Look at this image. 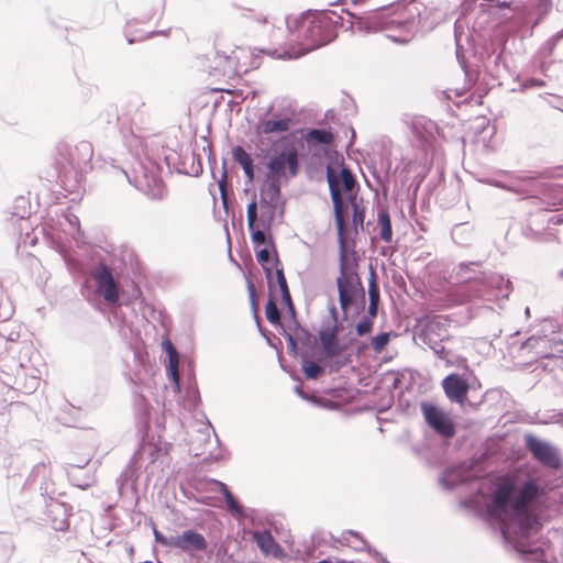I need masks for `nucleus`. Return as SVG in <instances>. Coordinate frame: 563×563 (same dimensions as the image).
<instances>
[{
    "mask_svg": "<svg viewBox=\"0 0 563 563\" xmlns=\"http://www.w3.org/2000/svg\"><path fill=\"white\" fill-rule=\"evenodd\" d=\"M211 147H212V143H208L207 147H203V151L206 152L208 150L210 152Z\"/></svg>",
    "mask_w": 563,
    "mask_h": 563,
    "instance_id": "nucleus-62",
    "label": "nucleus"
},
{
    "mask_svg": "<svg viewBox=\"0 0 563 563\" xmlns=\"http://www.w3.org/2000/svg\"><path fill=\"white\" fill-rule=\"evenodd\" d=\"M427 345L433 351L438 358L445 361L448 364H452L451 360L449 358V351L445 350L442 343L435 342V344Z\"/></svg>",
    "mask_w": 563,
    "mask_h": 563,
    "instance_id": "nucleus-41",
    "label": "nucleus"
},
{
    "mask_svg": "<svg viewBox=\"0 0 563 563\" xmlns=\"http://www.w3.org/2000/svg\"><path fill=\"white\" fill-rule=\"evenodd\" d=\"M269 177L294 178L299 172L298 151L288 143L279 151L275 152L267 162Z\"/></svg>",
    "mask_w": 563,
    "mask_h": 563,
    "instance_id": "nucleus-6",
    "label": "nucleus"
},
{
    "mask_svg": "<svg viewBox=\"0 0 563 563\" xmlns=\"http://www.w3.org/2000/svg\"><path fill=\"white\" fill-rule=\"evenodd\" d=\"M261 40L267 44L262 52L277 58H298L330 42L335 26L325 14H307L296 20L294 26L283 27L268 14L251 16Z\"/></svg>",
    "mask_w": 563,
    "mask_h": 563,
    "instance_id": "nucleus-3",
    "label": "nucleus"
},
{
    "mask_svg": "<svg viewBox=\"0 0 563 563\" xmlns=\"http://www.w3.org/2000/svg\"><path fill=\"white\" fill-rule=\"evenodd\" d=\"M449 336V321L442 316L428 318L420 324V330L417 333L418 340L423 344L442 343Z\"/></svg>",
    "mask_w": 563,
    "mask_h": 563,
    "instance_id": "nucleus-12",
    "label": "nucleus"
},
{
    "mask_svg": "<svg viewBox=\"0 0 563 563\" xmlns=\"http://www.w3.org/2000/svg\"><path fill=\"white\" fill-rule=\"evenodd\" d=\"M265 314H266V319L268 320L269 323L279 324L280 312H279V309L277 308L274 299H272V298L266 303Z\"/></svg>",
    "mask_w": 563,
    "mask_h": 563,
    "instance_id": "nucleus-34",
    "label": "nucleus"
},
{
    "mask_svg": "<svg viewBox=\"0 0 563 563\" xmlns=\"http://www.w3.org/2000/svg\"><path fill=\"white\" fill-rule=\"evenodd\" d=\"M246 218H247V228L249 230H253L255 227V222L257 220V205L256 201H252L247 205L246 209Z\"/></svg>",
    "mask_w": 563,
    "mask_h": 563,
    "instance_id": "nucleus-40",
    "label": "nucleus"
},
{
    "mask_svg": "<svg viewBox=\"0 0 563 563\" xmlns=\"http://www.w3.org/2000/svg\"><path fill=\"white\" fill-rule=\"evenodd\" d=\"M163 346H164L166 353L168 354V368H167L168 375L170 376L173 382L176 384V387L179 388V372H178L179 356H178V353L169 340H166L163 343Z\"/></svg>",
    "mask_w": 563,
    "mask_h": 563,
    "instance_id": "nucleus-21",
    "label": "nucleus"
},
{
    "mask_svg": "<svg viewBox=\"0 0 563 563\" xmlns=\"http://www.w3.org/2000/svg\"><path fill=\"white\" fill-rule=\"evenodd\" d=\"M227 170L225 168L223 167L222 169V174H221V179L218 181V186H219V190H220V194H221V199H222V202H223V206L227 208Z\"/></svg>",
    "mask_w": 563,
    "mask_h": 563,
    "instance_id": "nucleus-44",
    "label": "nucleus"
},
{
    "mask_svg": "<svg viewBox=\"0 0 563 563\" xmlns=\"http://www.w3.org/2000/svg\"><path fill=\"white\" fill-rule=\"evenodd\" d=\"M360 219L361 223H363V212H358L357 206L354 205V219Z\"/></svg>",
    "mask_w": 563,
    "mask_h": 563,
    "instance_id": "nucleus-59",
    "label": "nucleus"
},
{
    "mask_svg": "<svg viewBox=\"0 0 563 563\" xmlns=\"http://www.w3.org/2000/svg\"><path fill=\"white\" fill-rule=\"evenodd\" d=\"M351 30L357 33H374L388 30L394 26L390 20L382 10H375L363 15L352 14Z\"/></svg>",
    "mask_w": 563,
    "mask_h": 563,
    "instance_id": "nucleus-11",
    "label": "nucleus"
},
{
    "mask_svg": "<svg viewBox=\"0 0 563 563\" xmlns=\"http://www.w3.org/2000/svg\"><path fill=\"white\" fill-rule=\"evenodd\" d=\"M253 537L260 550L265 554L275 553L279 549L268 530L255 531Z\"/></svg>",
    "mask_w": 563,
    "mask_h": 563,
    "instance_id": "nucleus-22",
    "label": "nucleus"
},
{
    "mask_svg": "<svg viewBox=\"0 0 563 563\" xmlns=\"http://www.w3.org/2000/svg\"><path fill=\"white\" fill-rule=\"evenodd\" d=\"M296 335L298 341H301L302 343H307L311 336L309 331L303 328H297Z\"/></svg>",
    "mask_w": 563,
    "mask_h": 563,
    "instance_id": "nucleus-52",
    "label": "nucleus"
},
{
    "mask_svg": "<svg viewBox=\"0 0 563 563\" xmlns=\"http://www.w3.org/2000/svg\"><path fill=\"white\" fill-rule=\"evenodd\" d=\"M247 290H249V294H250L251 303H252L253 308H255V305H256V292H255V287L252 284V282H249Z\"/></svg>",
    "mask_w": 563,
    "mask_h": 563,
    "instance_id": "nucleus-54",
    "label": "nucleus"
},
{
    "mask_svg": "<svg viewBox=\"0 0 563 563\" xmlns=\"http://www.w3.org/2000/svg\"><path fill=\"white\" fill-rule=\"evenodd\" d=\"M27 205L29 202L24 197L16 198L12 216L16 217L21 222H26L30 214Z\"/></svg>",
    "mask_w": 563,
    "mask_h": 563,
    "instance_id": "nucleus-30",
    "label": "nucleus"
},
{
    "mask_svg": "<svg viewBox=\"0 0 563 563\" xmlns=\"http://www.w3.org/2000/svg\"><path fill=\"white\" fill-rule=\"evenodd\" d=\"M490 184L493 186L501 188V189H506V190H509V191H512V192H516V194H522V190L516 188L512 185H507V184H504V183L498 181V180L490 181Z\"/></svg>",
    "mask_w": 563,
    "mask_h": 563,
    "instance_id": "nucleus-51",
    "label": "nucleus"
},
{
    "mask_svg": "<svg viewBox=\"0 0 563 563\" xmlns=\"http://www.w3.org/2000/svg\"><path fill=\"white\" fill-rule=\"evenodd\" d=\"M96 290L108 305H115L120 297L119 285L115 282L111 269L100 263L92 272Z\"/></svg>",
    "mask_w": 563,
    "mask_h": 563,
    "instance_id": "nucleus-9",
    "label": "nucleus"
},
{
    "mask_svg": "<svg viewBox=\"0 0 563 563\" xmlns=\"http://www.w3.org/2000/svg\"><path fill=\"white\" fill-rule=\"evenodd\" d=\"M276 278L280 292H286L289 290L283 268H276Z\"/></svg>",
    "mask_w": 563,
    "mask_h": 563,
    "instance_id": "nucleus-48",
    "label": "nucleus"
},
{
    "mask_svg": "<svg viewBox=\"0 0 563 563\" xmlns=\"http://www.w3.org/2000/svg\"><path fill=\"white\" fill-rule=\"evenodd\" d=\"M282 298H283V301L285 302L286 306H291L292 305V300H291V296H290V291L287 290L286 292H282Z\"/></svg>",
    "mask_w": 563,
    "mask_h": 563,
    "instance_id": "nucleus-58",
    "label": "nucleus"
},
{
    "mask_svg": "<svg viewBox=\"0 0 563 563\" xmlns=\"http://www.w3.org/2000/svg\"><path fill=\"white\" fill-rule=\"evenodd\" d=\"M328 311H329V319L323 321L322 323H330V324H335V325H340L339 323V312H338V309L334 305V302L331 300L328 305Z\"/></svg>",
    "mask_w": 563,
    "mask_h": 563,
    "instance_id": "nucleus-46",
    "label": "nucleus"
},
{
    "mask_svg": "<svg viewBox=\"0 0 563 563\" xmlns=\"http://www.w3.org/2000/svg\"><path fill=\"white\" fill-rule=\"evenodd\" d=\"M552 7L551 0H538V8L543 12L547 13Z\"/></svg>",
    "mask_w": 563,
    "mask_h": 563,
    "instance_id": "nucleus-55",
    "label": "nucleus"
},
{
    "mask_svg": "<svg viewBox=\"0 0 563 563\" xmlns=\"http://www.w3.org/2000/svg\"><path fill=\"white\" fill-rule=\"evenodd\" d=\"M65 221L68 223L69 228L73 231H75L79 236H81L80 222L77 216L68 213L65 216Z\"/></svg>",
    "mask_w": 563,
    "mask_h": 563,
    "instance_id": "nucleus-47",
    "label": "nucleus"
},
{
    "mask_svg": "<svg viewBox=\"0 0 563 563\" xmlns=\"http://www.w3.org/2000/svg\"><path fill=\"white\" fill-rule=\"evenodd\" d=\"M378 311V303L369 302L368 305V314L371 317H376Z\"/></svg>",
    "mask_w": 563,
    "mask_h": 563,
    "instance_id": "nucleus-57",
    "label": "nucleus"
},
{
    "mask_svg": "<svg viewBox=\"0 0 563 563\" xmlns=\"http://www.w3.org/2000/svg\"><path fill=\"white\" fill-rule=\"evenodd\" d=\"M541 494L534 479H527L518 486L512 482L499 484L486 504V516L497 523L506 542L525 554L528 560L547 563L552 556L547 543L529 544L526 539L538 530L539 521L531 509L532 501Z\"/></svg>",
    "mask_w": 563,
    "mask_h": 563,
    "instance_id": "nucleus-2",
    "label": "nucleus"
},
{
    "mask_svg": "<svg viewBox=\"0 0 563 563\" xmlns=\"http://www.w3.org/2000/svg\"><path fill=\"white\" fill-rule=\"evenodd\" d=\"M82 467H84L82 465H73V464H70L68 466L67 474L70 477V479H71V482L74 483L75 486L85 488V487H88L90 485L89 481L81 482V481L77 479V477H76V473L81 471Z\"/></svg>",
    "mask_w": 563,
    "mask_h": 563,
    "instance_id": "nucleus-37",
    "label": "nucleus"
},
{
    "mask_svg": "<svg viewBox=\"0 0 563 563\" xmlns=\"http://www.w3.org/2000/svg\"><path fill=\"white\" fill-rule=\"evenodd\" d=\"M473 265H474V263H471V264H464V263H462V264H460V265H459L457 275H459L461 278H464L465 280L471 279V277L465 276V273H466V271H467L471 266H473Z\"/></svg>",
    "mask_w": 563,
    "mask_h": 563,
    "instance_id": "nucleus-53",
    "label": "nucleus"
},
{
    "mask_svg": "<svg viewBox=\"0 0 563 563\" xmlns=\"http://www.w3.org/2000/svg\"><path fill=\"white\" fill-rule=\"evenodd\" d=\"M280 202V179L271 177L261 191V205L269 210L271 218L275 216Z\"/></svg>",
    "mask_w": 563,
    "mask_h": 563,
    "instance_id": "nucleus-19",
    "label": "nucleus"
},
{
    "mask_svg": "<svg viewBox=\"0 0 563 563\" xmlns=\"http://www.w3.org/2000/svg\"><path fill=\"white\" fill-rule=\"evenodd\" d=\"M415 130L417 131V139L419 141H434L437 139L434 132H437V126L432 121H417L415 124Z\"/></svg>",
    "mask_w": 563,
    "mask_h": 563,
    "instance_id": "nucleus-28",
    "label": "nucleus"
},
{
    "mask_svg": "<svg viewBox=\"0 0 563 563\" xmlns=\"http://www.w3.org/2000/svg\"><path fill=\"white\" fill-rule=\"evenodd\" d=\"M295 391L298 396H300L301 398H306V395L305 393L302 391L301 387L300 386H296L295 387Z\"/></svg>",
    "mask_w": 563,
    "mask_h": 563,
    "instance_id": "nucleus-60",
    "label": "nucleus"
},
{
    "mask_svg": "<svg viewBox=\"0 0 563 563\" xmlns=\"http://www.w3.org/2000/svg\"><path fill=\"white\" fill-rule=\"evenodd\" d=\"M229 54L227 52L217 51L211 59V64L209 65L210 71L214 75L220 76V69L222 65H228Z\"/></svg>",
    "mask_w": 563,
    "mask_h": 563,
    "instance_id": "nucleus-31",
    "label": "nucleus"
},
{
    "mask_svg": "<svg viewBox=\"0 0 563 563\" xmlns=\"http://www.w3.org/2000/svg\"><path fill=\"white\" fill-rule=\"evenodd\" d=\"M208 543L205 537L195 530H185L181 534L175 536V547L184 552L205 551Z\"/></svg>",
    "mask_w": 563,
    "mask_h": 563,
    "instance_id": "nucleus-17",
    "label": "nucleus"
},
{
    "mask_svg": "<svg viewBox=\"0 0 563 563\" xmlns=\"http://www.w3.org/2000/svg\"><path fill=\"white\" fill-rule=\"evenodd\" d=\"M318 563H330V562L328 560H322V561H320Z\"/></svg>",
    "mask_w": 563,
    "mask_h": 563,
    "instance_id": "nucleus-64",
    "label": "nucleus"
},
{
    "mask_svg": "<svg viewBox=\"0 0 563 563\" xmlns=\"http://www.w3.org/2000/svg\"><path fill=\"white\" fill-rule=\"evenodd\" d=\"M143 143H122L128 151L124 157L99 156L96 168L103 170L118 185L129 184L153 198L163 194V181L158 177L157 167L150 158L143 161L132 152L142 147ZM92 143L67 144L58 161V177L64 189L70 194H79L84 175L93 168Z\"/></svg>",
    "mask_w": 563,
    "mask_h": 563,
    "instance_id": "nucleus-1",
    "label": "nucleus"
},
{
    "mask_svg": "<svg viewBox=\"0 0 563 563\" xmlns=\"http://www.w3.org/2000/svg\"><path fill=\"white\" fill-rule=\"evenodd\" d=\"M421 412L427 424L443 438H452L455 434V426L448 413L441 408L429 402L421 404Z\"/></svg>",
    "mask_w": 563,
    "mask_h": 563,
    "instance_id": "nucleus-10",
    "label": "nucleus"
},
{
    "mask_svg": "<svg viewBox=\"0 0 563 563\" xmlns=\"http://www.w3.org/2000/svg\"><path fill=\"white\" fill-rule=\"evenodd\" d=\"M327 180L333 202L334 218L340 242V275L336 277L339 302L344 319H346L349 310L354 305H356L358 300H361L362 305L365 302V291L361 279L355 272L347 267L345 257V242L343 238L344 216L340 183H342L346 191H351L355 186V178L351 170L347 168L343 167L340 173H338L333 167L329 165L327 167Z\"/></svg>",
    "mask_w": 563,
    "mask_h": 563,
    "instance_id": "nucleus-4",
    "label": "nucleus"
},
{
    "mask_svg": "<svg viewBox=\"0 0 563 563\" xmlns=\"http://www.w3.org/2000/svg\"><path fill=\"white\" fill-rule=\"evenodd\" d=\"M442 483H443V485H445V487H446V488H451V486H449V485H448V483H446V479H445V478H442Z\"/></svg>",
    "mask_w": 563,
    "mask_h": 563,
    "instance_id": "nucleus-63",
    "label": "nucleus"
},
{
    "mask_svg": "<svg viewBox=\"0 0 563 563\" xmlns=\"http://www.w3.org/2000/svg\"><path fill=\"white\" fill-rule=\"evenodd\" d=\"M147 20L159 21L165 12V0H140Z\"/></svg>",
    "mask_w": 563,
    "mask_h": 563,
    "instance_id": "nucleus-25",
    "label": "nucleus"
},
{
    "mask_svg": "<svg viewBox=\"0 0 563 563\" xmlns=\"http://www.w3.org/2000/svg\"><path fill=\"white\" fill-rule=\"evenodd\" d=\"M292 124L291 118L273 114L271 118L260 120L256 131L258 134H280L288 132Z\"/></svg>",
    "mask_w": 563,
    "mask_h": 563,
    "instance_id": "nucleus-18",
    "label": "nucleus"
},
{
    "mask_svg": "<svg viewBox=\"0 0 563 563\" xmlns=\"http://www.w3.org/2000/svg\"><path fill=\"white\" fill-rule=\"evenodd\" d=\"M473 227L468 222L457 223L453 227L451 235L455 243L467 245L471 241Z\"/></svg>",
    "mask_w": 563,
    "mask_h": 563,
    "instance_id": "nucleus-27",
    "label": "nucleus"
},
{
    "mask_svg": "<svg viewBox=\"0 0 563 563\" xmlns=\"http://www.w3.org/2000/svg\"><path fill=\"white\" fill-rule=\"evenodd\" d=\"M287 308H288V311H289V313L291 314V317H292V318H295V313H296V311H295V306H294V303H292L291 306H287Z\"/></svg>",
    "mask_w": 563,
    "mask_h": 563,
    "instance_id": "nucleus-61",
    "label": "nucleus"
},
{
    "mask_svg": "<svg viewBox=\"0 0 563 563\" xmlns=\"http://www.w3.org/2000/svg\"><path fill=\"white\" fill-rule=\"evenodd\" d=\"M227 507L230 512L236 515V516H243V507L239 504V501L234 498V496L231 494L229 496L224 497Z\"/></svg>",
    "mask_w": 563,
    "mask_h": 563,
    "instance_id": "nucleus-39",
    "label": "nucleus"
},
{
    "mask_svg": "<svg viewBox=\"0 0 563 563\" xmlns=\"http://www.w3.org/2000/svg\"><path fill=\"white\" fill-rule=\"evenodd\" d=\"M512 290V284L499 274H490L484 277L481 283H474L467 286L468 295L467 300L472 298H481L492 301L498 298H508Z\"/></svg>",
    "mask_w": 563,
    "mask_h": 563,
    "instance_id": "nucleus-5",
    "label": "nucleus"
},
{
    "mask_svg": "<svg viewBox=\"0 0 563 563\" xmlns=\"http://www.w3.org/2000/svg\"><path fill=\"white\" fill-rule=\"evenodd\" d=\"M155 541L164 547L174 548L175 547V536L165 537L156 528L153 530Z\"/></svg>",
    "mask_w": 563,
    "mask_h": 563,
    "instance_id": "nucleus-42",
    "label": "nucleus"
},
{
    "mask_svg": "<svg viewBox=\"0 0 563 563\" xmlns=\"http://www.w3.org/2000/svg\"><path fill=\"white\" fill-rule=\"evenodd\" d=\"M168 162L174 164L177 172L188 176L197 177L202 173V163L200 155L194 148H180V152L175 151L166 157Z\"/></svg>",
    "mask_w": 563,
    "mask_h": 563,
    "instance_id": "nucleus-13",
    "label": "nucleus"
},
{
    "mask_svg": "<svg viewBox=\"0 0 563 563\" xmlns=\"http://www.w3.org/2000/svg\"><path fill=\"white\" fill-rule=\"evenodd\" d=\"M527 449L533 457L544 466L558 470L561 466V456L559 450L549 442L542 441L532 434L525 437Z\"/></svg>",
    "mask_w": 563,
    "mask_h": 563,
    "instance_id": "nucleus-8",
    "label": "nucleus"
},
{
    "mask_svg": "<svg viewBox=\"0 0 563 563\" xmlns=\"http://www.w3.org/2000/svg\"><path fill=\"white\" fill-rule=\"evenodd\" d=\"M284 336L287 341L289 353L295 354L297 351V341H298L297 335H292V334L286 332L284 334Z\"/></svg>",
    "mask_w": 563,
    "mask_h": 563,
    "instance_id": "nucleus-50",
    "label": "nucleus"
},
{
    "mask_svg": "<svg viewBox=\"0 0 563 563\" xmlns=\"http://www.w3.org/2000/svg\"><path fill=\"white\" fill-rule=\"evenodd\" d=\"M526 345L532 349L537 356L544 358L553 357L563 352V340H556L554 336H532L527 340Z\"/></svg>",
    "mask_w": 563,
    "mask_h": 563,
    "instance_id": "nucleus-15",
    "label": "nucleus"
},
{
    "mask_svg": "<svg viewBox=\"0 0 563 563\" xmlns=\"http://www.w3.org/2000/svg\"><path fill=\"white\" fill-rule=\"evenodd\" d=\"M389 342V333L383 332L372 338V347L375 352H380Z\"/></svg>",
    "mask_w": 563,
    "mask_h": 563,
    "instance_id": "nucleus-38",
    "label": "nucleus"
},
{
    "mask_svg": "<svg viewBox=\"0 0 563 563\" xmlns=\"http://www.w3.org/2000/svg\"><path fill=\"white\" fill-rule=\"evenodd\" d=\"M236 48L241 49L245 54V58H242L239 60V65H238L239 76L242 74H246L251 69L258 67L260 63L257 62V58L253 56L251 51L243 48V47H236Z\"/></svg>",
    "mask_w": 563,
    "mask_h": 563,
    "instance_id": "nucleus-29",
    "label": "nucleus"
},
{
    "mask_svg": "<svg viewBox=\"0 0 563 563\" xmlns=\"http://www.w3.org/2000/svg\"><path fill=\"white\" fill-rule=\"evenodd\" d=\"M48 514L52 516L53 529L56 531H65L68 529V510L65 504L58 501L49 504Z\"/></svg>",
    "mask_w": 563,
    "mask_h": 563,
    "instance_id": "nucleus-20",
    "label": "nucleus"
},
{
    "mask_svg": "<svg viewBox=\"0 0 563 563\" xmlns=\"http://www.w3.org/2000/svg\"><path fill=\"white\" fill-rule=\"evenodd\" d=\"M523 234L526 238L531 240H547L545 238H543V233L532 229L530 225L523 230Z\"/></svg>",
    "mask_w": 563,
    "mask_h": 563,
    "instance_id": "nucleus-49",
    "label": "nucleus"
},
{
    "mask_svg": "<svg viewBox=\"0 0 563 563\" xmlns=\"http://www.w3.org/2000/svg\"><path fill=\"white\" fill-rule=\"evenodd\" d=\"M242 58H245V54L241 49H238L236 47L231 49L229 53L228 65H222L218 68L220 69V76H225L229 78L239 76L238 65L239 60Z\"/></svg>",
    "mask_w": 563,
    "mask_h": 563,
    "instance_id": "nucleus-24",
    "label": "nucleus"
},
{
    "mask_svg": "<svg viewBox=\"0 0 563 563\" xmlns=\"http://www.w3.org/2000/svg\"><path fill=\"white\" fill-rule=\"evenodd\" d=\"M214 483L218 486L219 492L223 495V497L229 496V495L232 494L230 492L229 487L224 483L219 482V481H214Z\"/></svg>",
    "mask_w": 563,
    "mask_h": 563,
    "instance_id": "nucleus-56",
    "label": "nucleus"
},
{
    "mask_svg": "<svg viewBox=\"0 0 563 563\" xmlns=\"http://www.w3.org/2000/svg\"><path fill=\"white\" fill-rule=\"evenodd\" d=\"M302 371L308 379H317L323 373V368L312 361H305Z\"/></svg>",
    "mask_w": 563,
    "mask_h": 563,
    "instance_id": "nucleus-33",
    "label": "nucleus"
},
{
    "mask_svg": "<svg viewBox=\"0 0 563 563\" xmlns=\"http://www.w3.org/2000/svg\"><path fill=\"white\" fill-rule=\"evenodd\" d=\"M256 260L263 266V269L266 274V277L269 279L272 276V268L267 266L271 260V252L268 249L264 247L256 252Z\"/></svg>",
    "mask_w": 563,
    "mask_h": 563,
    "instance_id": "nucleus-35",
    "label": "nucleus"
},
{
    "mask_svg": "<svg viewBox=\"0 0 563 563\" xmlns=\"http://www.w3.org/2000/svg\"><path fill=\"white\" fill-rule=\"evenodd\" d=\"M373 328V321L369 318H363L357 324H356V332L360 336L365 335L372 331Z\"/></svg>",
    "mask_w": 563,
    "mask_h": 563,
    "instance_id": "nucleus-43",
    "label": "nucleus"
},
{
    "mask_svg": "<svg viewBox=\"0 0 563 563\" xmlns=\"http://www.w3.org/2000/svg\"><path fill=\"white\" fill-rule=\"evenodd\" d=\"M377 222L380 228L379 236L386 242L390 243L393 239V229L389 212L386 209H379L377 212Z\"/></svg>",
    "mask_w": 563,
    "mask_h": 563,
    "instance_id": "nucleus-26",
    "label": "nucleus"
},
{
    "mask_svg": "<svg viewBox=\"0 0 563 563\" xmlns=\"http://www.w3.org/2000/svg\"><path fill=\"white\" fill-rule=\"evenodd\" d=\"M339 331L340 325L322 323L318 332L324 358L330 360L329 366L332 371H339L346 364V361L334 360L346 349L339 341Z\"/></svg>",
    "mask_w": 563,
    "mask_h": 563,
    "instance_id": "nucleus-7",
    "label": "nucleus"
},
{
    "mask_svg": "<svg viewBox=\"0 0 563 563\" xmlns=\"http://www.w3.org/2000/svg\"><path fill=\"white\" fill-rule=\"evenodd\" d=\"M343 539L357 551H362L366 547V542L355 531L349 530L344 532Z\"/></svg>",
    "mask_w": 563,
    "mask_h": 563,
    "instance_id": "nucleus-32",
    "label": "nucleus"
},
{
    "mask_svg": "<svg viewBox=\"0 0 563 563\" xmlns=\"http://www.w3.org/2000/svg\"><path fill=\"white\" fill-rule=\"evenodd\" d=\"M368 296L369 302L378 303L379 302V289L376 283L375 272L372 269L371 279L368 285Z\"/></svg>",
    "mask_w": 563,
    "mask_h": 563,
    "instance_id": "nucleus-36",
    "label": "nucleus"
},
{
    "mask_svg": "<svg viewBox=\"0 0 563 563\" xmlns=\"http://www.w3.org/2000/svg\"><path fill=\"white\" fill-rule=\"evenodd\" d=\"M354 129L341 121H334L328 129H314L307 133L306 141H353Z\"/></svg>",
    "mask_w": 563,
    "mask_h": 563,
    "instance_id": "nucleus-14",
    "label": "nucleus"
},
{
    "mask_svg": "<svg viewBox=\"0 0 563 563\" xmlns=\"http://www.w3.org/2000/svg\"><path fill=\"white\" fill-rule=\"evenodd\" d=\"M446 397L456 404L463 405L466 400L470 386L459 374H450L442 382Z\"/></svg>",
    "mask_w": 563,
    "mask_h": 563,
    "instance_id": "nucleus-16",
    "label": "nucleus"
},
{
    "mask_svg": "<svg viewBox=\"0 0 563 563\" xmlns=\"http://www.w3.org/2000/svg\"><path fill=\"white\" fill-rule=\"evenodd\" d=\"M232 154L234 161L242 166L249 181L252 183L254 179V166L251 156L239 145L233 148Z\"/></svg>",
    "mask_w": 563,
    "mask_h": 563,
    "instance_id": "nucleus-23",
    "label": "nucleus"
},
{
    "mask_svg": "<svg viewBox=\"0 0 563 563\" xmlns=\"http://www.w3.org/2000/svg\"><path fill=\"white\" fill-rule=\"evenodd\" d=\"M251 232V238H252V242L254 245H261V244H265L267 242V235L266 233L263 231V230H255L253 228V230H250Z\"/></svg>",
    "mask_w": 563,
    "mask_h": 563,
    "instance_id": "nucleus-45",
    "label": "nucleus"
}]
</instances>
